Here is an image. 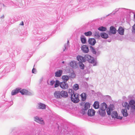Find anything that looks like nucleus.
Here are the masks:
<instances>
[{
  "mask_svg": "<svg viewBox=\"0 0 135 135\" xmlns=\"http://www.w3.org/2000/svg\"><path fill=\"white\" fill-rule=\"evenodd\" d=\"M81 98V100L83 101H84L85 100L86 98V94L84 93H82L80 95Z\"/></svg>",
  "mask_w": 135,
  "mask_h": 135,
  "instance_id": "6ab92c4d",
  "label": "nucleus"
},
{
  "mask_svg": "<svg viewBox=\"0 0 135 135\" xmlns=\"http://www.w3.org/2000/svg\"><path fill=\"white\" fill-rule=\"evenodd\" d=\"M61 92V97H68V95L67 92L65 91H62Z\"/></svg>",
  "mask_w": 135,
  "mask_h": 135,
  "instance_id": "f3484780",
  "label": "nucleus"
},
{
  "mask_svg": "<svg viewBox=\"0 0 135 135\" xmlns=\"http://www.w3.org/2000/svg\"><path fill=\"white\" fill-rule=\"evenodd\" d=\"M99 114L102 116H104L106 114L105 110L99 109Z\"/></svg>",
  "mask_w": 135,
  "mask_h": 135,
  "instance_id": "5701e85b",
  "label": "nucleus"
},
{
  "mask_svg": "<svg viewBox=\"0 0 135 135\" xmlns=\"http://www.w3.org/2000/svg\"><path fill=\"white\" fill-rule=\"evenodd\" d=\"M62 79L63 82H66L69 80V77L67 75H64L62 76Z\"/></svg>",
  "mask_w": 135,
  "mask_h": 135,
  "instance_id": "dca6fc26",
  "label": "nucleus"
},
{
  "mask_svg": "<svg viewBox=\"0 0 135 135\" xmlns=\"http://www.w3.org/2000/svg\"><path fill=\"white\" fill-rule=\"evenodd\" d=\"M46 108V105L42 103H40L38 104V108L41 109H45Z\"/></svg>",
  "mask_w": 135,
  "mask_h": 135,
  "instance_id": "a211bd4d",
  "label": "nucleus"
},
{
  "mask_svg": "<svg viewBox=\"0 0 135 135\" xmlns=\"http://www.w3.org/2000/svg\"><path fill=\"white\" fill-rule=\"evenodd\" d=\"M90 48L91 49V51L93 54H95L96 53V52L93 47L92 46H91Z\"/></svg>",
  "mask_w": 135,
  "mask_h": 135,
  "instance_id": "c9c22d12",
  "label": "nucleus"
},
{
  "mask_svg": "<svg viewBox=\"0 0 135 135\" xmlns=\"http://www.w3.org/2000/svg\"><path fill=\"white\" fill-rule=\"evenodd\" d=\"M123 106L128 109H129V104L126 102L124 103L123 104Z\"/></svg>",
  "mask_w": 135,
  "mask_h": 135,
  "instance_id": "c85d7f7f",
  "label": "nucleus"
},
{
  "mask_svg": "<svg viewBox=\"0 0 135 135\" xmlns=\"http://www.w3.org/2000/svg\"><path fill=\"white\" fill-rule=\"evenodd\" d=\"M21 90V88H17L14 90H13L11 92V95H14L17 94L20 90Z\"/></svg>",
  "mask_w": 135,
  "mask_h": 135,
  "instance_id": "6e6552de",
  "label": "nucleus"
},
{
  "mask_svg": "<svg viewBox=\"0 0 135 135\" xmlns=\"http://www.w3.org/2000/svg\"><path fill=\"white\" fill-rule=\"evenodd\" d=\"M93 105L95 109H98L99 107V103L98 102H95Z\"/></svg>",
  "mask_w": 135,
  "mask_h": 135,
  "instance_id": "a878e982",
  "label": "nucleus"
},
{
  "mask_svg": "<svg viewBox=\"0 0 135 135\" xmlns=\"http://www.w3.org/2000/svg\"><path fill=\"white\" fill-rule=\"evenodd\" d=\"M81 42L83 44H85L86 42V40L85 38H81Z\"/></svg>",
  "mask_w": 135,
  "mask_h": 135,
  "instance_id": "f704fd0d",
  "label": "nucleus"
},
{
  "mask_svg": "<svg viewBox=\"0 0 135 135\" xmlns=\"http://www.w3.org/2000/svg\"><path fill=\"white\" fill-rule=\"evenodd\" d=\"M60 86L63 89H67L68 87V84L66 83V82H62L60 84Z\"/></svg>",
  "mask_w": 135,
  "mask_h": 135,
  "instance_id": "7ed1b4c3",
  "label": "nucleus"
},
{
  "mask_svg": "<svg viewBox=\"0 0 135 135\" xmlns=\"http://www.w3.org/2000/svg\"><path fill=\"white\" fill-rule=\"evenodd\" d=\"M95 110L93 109L89 110L88 112V115L90 117H92L95 115Z\"/></svg>",
  "mask_w": 135,
  "mask_h": 135,
  "instance_id": "20e7f679",
  "label": "nucleus"
},
{
  "mask_svg": "<svg viewBox=\"0 0 135 135\" xmlns=\"http://www.w3.org/2000/svg\"><path fill=\"white\" fill-rule=\"evenodd\" d=\"M59 82L58 80H56V82L55 84V85L54 87L55 88L57 87L59 85Z\"/></svg>",
  "mask_w": 135,
  "mask_h": 135,
  "instance_id": "72a5a7b5",
  "label": "nucleus"
},
{
  "mask_svg": "<svg viewBox=\"0 0 135 135\" xmlns=\"http://www.w3.org/2000/svg\"><path fill=\"white\" fill-rule=\"evenodd\" d=\"M124 29L122 27H119L118 30L119 33L121 35H123L124 34Z\"/></svg>",
  "mask_w": 135,
  "mask_h": 135,
  "instance_id": "ddd939ff",
  "label": "nucleus"
},
{
  "mask_svg": "<svg viewBox=\"0 0 135 135\" xmlns=\"http://www.w3.org/2000/svg\"><path fill=\"white\" fill-rule=\"evenodd\" d=\"M122 112L123 116L126 117L128 116V114L126 109H122Z\"/></svg>",
  "mask_w": 135,
  "mask_h": 135,
  "instance_id": "393cba45",
  "label": "nucleus"
},
{
  "mask_svg": "<svg viewBox=\"0 0 135 135\" xmlns=\"http://www.w3.org/2000/svg\"><path fill=\"white\" fill-rule=\"evenodd\" d=\"M50 84L51 85H53L55 83V81L54 80H51L50 81Z\"/></svg>",
  "mask_w": 135,
  "mask_h": 135,
  "instance_id": "58836bf2",
  "label": "nucleus"
},
{
  "mask_svg": "<svg viewBox=\"0 0 135 135\" xmlns=\"http://www.w3.org/2000/svg\"><path fill=\"white\" fill-rule=\"evenodd\" d=\"M89 44L91 45H94L96 43L95 39L93 38H89L88 41Z\"/></svg>",
  "mask_w": 135,
  "mask_h": 135,
  "instance_id": "9b49d317",
  "label": "nucleus"
},
{
  "mask_svg": "<svg viewBox=\"0 0 135 135\" xmlns=\"http://www.w3.org/2000/svg\"><path fill=\"white\" fill-rule=\"evenodd\" d=\"M66 49V45H65L64 46V47L63 48V51H64L65 50V49Z\"/></svg>",
  "mask_w": 135,
  "mask_h": 135,
  "instance_id": "79ce46f5",
  "label": "nucleus"
},
{
  "mask_svg": "<svg viewBox=\"0 0 135 135\" xmlns=\"http://www.w3.org/2000/svg\"><path fill=\"white\" fill-rule=\"evenodd\" d=\"M23 25V21H22L20 25Z\"/></svg>",
  "mask_w": 135,
  "mask_h": 135,
  "instance_id": "37998d69",
  "label": "nucleus"
},
{
  "mask_svg": "<svg viewBox=\"0 0 135 135\" xmlns=\"http://www.w3.org/2000/svg\"><path fill=\"white\" fill-rule=\"evenodd\" d=\"M36 71V69L33 68L32 70V73H35Z\"/></svg>",
  "mask_w": 135,
  "mask_h": 135,
  "instance_id": "a19ab883",
  "label": "nucleus"
},
{
  "mask_svg": "<svg viewBox=\"0 0 135 135\" xmlns=\"http://www.w3.org/2000/svg\"><path fill=\"white\" fill-rule=\"evenodd\" d=\"M131 107L133 109H135V102L134 100H131L129 103Z\"/></svg>",
  "mask_w": 135,
  "mask_h": 135,
  "instance_id": "4468645a",
  "label": "nucleus"
},
{
  "mask_svg": "<svg viewBox=\"0 0 135 135\" xmlns=\"http://www.w3.org/2000/svg\"><path fill=\"white\" fill-rule=\"evenodd\" d=\"M118 115V113L114 111L112 113L111 116L113 118H116Z\"/></svg>",
  "mask_w": 135,
  "mask_h": 135,
  "instance_id": "bb28decb",
  "label": "nucleus"
},
{
  "mask_svg": "<svg viewBox=\"0 0 135 135\" xmlns=\"http://www.w3.org/2000/svg\"><path fill=\"white\" fill-rule=\"evenodd\" d=\"M70 66L73 68H76L78 67L77 63L75 61H71L70 63Z\"/></svg>",
  "mask_w": 135,
  "mask_h": 135,
  "instance_id": "0eeeda50",
  "label": "nucleus"
},
{
  "mask_svg": "<svg viewBox=\"0 0 135 135\" xmlns=\"http://www.w3.org/2000/svg\"><path fill=\"white\" fill-rule=\"evenodd\" d=\"M100 35L102 38L104 39H107L108 37V35L105 32L101 33Z\"/></svg>",
  "mask_w": 135,
  "mask_h": 135,
  "instance_id": "4be33fe9",
  "label": "nucleus"
},
{
  "mask_svg": "<svg viewBox=\"0 0 135 135\" xmlns=\"http://www.w3.org/2000/svg\"><path fill=\"white\" fill-rule=\"evenodd\" d=\"M84 62L86 60L88 61L89 62L93 63L94 62L95 60L93 58L88 54H86L84 56Z\"/></svg>",
  "mask_w": 135,
  "mask_h": 135,
  "instance_id": "f03ea898",
  "label": "nucleus"
},
{
  "mask_svg": "<svg viewBox=\"0 0 135 135\" xmlns=\"http://www.w3.org/2000/svg\"><path fill=\"white\" fill-rule=\"evenodd\" d=\"M71 99L72 101L75 103H77L79 101L78 94L73 93L71 94Z\"/></svg>",
  "mask_w": 135,
  "mask_h": 135,
  "instance_id": "f257e3e1",
  "label": "nucleus"
},
{
  "mask_svg": "<svg viewBox=\"0 0 135 135\" xmlns=\"http://www.w3.org/2000/svg\"><path fill=\"white\" fill-rule=\"evenodd\" d=\"M98 30L100 31H106L107 30V28L105 27L102 26L99 27L98 28Z\"/></svg>",
  "mask_w": 135,
  "mask_h": 135,
  "instance_id": "cd10ccee",
  "label": "nucleus"
},
{
  "mask_svg": "<svg viewBox=\"0 0 135 135\" xmlns=\"http://www.w3.org/2000/svg\"><path fill=\"white\" fill-rule=\"evenodd\" d=\"M107 107V105L105 103H103L101 104L100 110H105Z\"/></svg>",
  "mask_w": 135,
  "mask_h": 135,
  "instance_id": "412c9836",
  "label": "nucleus"
},
{
  "mask_svg": "<svg viewBox=\"0 0 135 135\" xmlns=\"http://www.w3.org/2000/svg\"><path fill=\"white\" fill-rule=\"evenodd\" d=\"M92 34V32L90 31H88L86 32H85L84 33V34L86 36H90Z\"/></svg>",
  "mask_w": 135,
  "mask_h": 135,
  "instance_id": "7c9ffc66",
  "label": "nucleus"
},
{
  "mask_svg": "<svg viewBox=\"0 0 135 135\" xmlns=\"http://www.w3.org/2000/svg\"><path fill=\"white\" fill-rule=\"evenodd\" d=\"M109 33V34L110 33L112 34H115L116 33V29L113 26H111L110 28Z\"/></svg>",
  "mask_w": 135,
  "mask_h": 135,
  "instance_id": "9d476101",
  "label": "nucleus"
},
{
  "mask_svg": "<svg viewBox=\"0 0 135 135\" xmlns=\"http://www.w3.org/2000/svg\"><path fill=\"white\" fill-rule=\"evenodd\" d=\"M62 63H64V61H63V62H62Z\"/></svg>",
  "mask_w": 135,
  "mask_h": 135,
  "instance_id": "a18cd8bd",
  "label": "nucleus"
},
{
  "mask_svg": "<svg viewBox=\"0 0 135 135\" xmlns=\"http://www.w3.org/2000/svg\"><path fill=\"white\" fill-rule=\"evenodd\" d=\"M90 104L88 103H85L84 106V110H86L90 108Z\"/></svg>",
  "mask_w": 135,
  "mask_h": 135,
  "instance_id": "b1692460",
  "label": "nucleus"
},
{
  "mask_svg": "<svg viewBox=\"0 0 135 135\" xmlns=\"http://www.w3.org/2000/svg\"><path fill=\"white\" fill-rule=\"evenodd\" d=\"M81 49L83 52L85 53H87L89 51L88 47L85 45H83L82 46Z\"/></svg>",
  "mask_w": 135,
  "mask_h": 135,
  "instance_id": "39448f33",
  "label": "nucleus"
},
{
  "mask_svg": "<svg viewBox=\"0 0 135 135\" xmlns=\"http://www.w3.org/2000/svg\"><path fill=\"white\" fill-rule=\"evenodd\" d=\"M134 17L135 18V14L134 15Z\"/></svg>",
  "mask_w": 135,
  "mask_h": 135,
  "instance_id": "49530a36",
  "label": "nucleus"
},
{
  "mask_svg": "<svg viewBox=\"0 0 135 135\" xmlns=\"http://www.w3.org/2000/svg\"><path fill=\"white\" fill-rule=\"evenodd\" d=\"M20 92L22 95H30L31 93L28 91L27 90L23 89L20 90Z\"/></svg>",
  "mask_w": 135,
  "mask_h": 135,
  "instance_id": "1a4fd4ad",
  "label": "nucleus"
},
{
  "mask_svg": "<svg viewBox=\"0 0 135 135\" xmlns=\"http://www.w3.org/2000/svg\"><path fill=\"white\" fill-rule=\"evenodd\" d=\"M94 36L96 38H98L100 37L99 33L96 32L94 33Z\"/></svg>",
  "mask_w": 135,
  "mask_h": 135,
  "instance_id": "2f4dec72",
  "label": "nucleus"
},
{
  "mask_svg": "<svg viewBox=\"0 0 135 135\" xmlns=\"http://www.w3.org/2000/svg\"><path fill=\"white\" fill-rule=\"evenodd\" d=\"M79 67L80 69H83L84 68V66L82 63H80L79 64Z\"/></svg>",
  "mask_w": 135,
  "mask_h": 135,
  "instance_id": "473e14b6",
  "label": "nucleus"
},
{
  "mask_svg": "<svg viewBox=\"0 0 135 135\" xmlns=\"http://www.w3.org/2000/svg\"><path fill=\"white\" fill-rule=\"evenodd\" d=\"M111 109L110 108H108L107 110V112L108 115H110V114Z\"/></svg>",
  "mask_w": 135,
  "mask_h": 135,
  "instance_id": "e433bc0d",
  "label": "nucleus"
},
{
  "mask_svg": "<svg viewBox=\"0 0 135 135\" xmlns=\"http://www.w3.org/2000/svg\"><path fill=\"white\" fill-rule=\"evenodd\" d=\"M70 91H71V92H72V90L71 89H70V90H69V92H70Z\"/></svg>",
  "mask_w": 135,
  "mask_h": 135,
  "instance_id": "c03bdc74",
  "label": "nucleus"
},
{
  "mask_svg": "<svg viewBox=\"0 0 135 135\" xmlns=\"http://www.w3.org/2000/svg\"><path fill=\"white\" fill-rule=\"evenodd\" d=\"M62 72V71L61 70L56 71L55 73V76L56 77H60L61 75Z\"/></svg>",
  "mask_w": 135,
  "mask_h": 135,
  "instance_id": "2eb2a0df",
  "label": "nucleus"
},
{
  "mask_svg": "<svg viewBox=\"0 0 135 135\" xmlns=\"http://www.w3.org/2000/svg\"><path fill=\"white\" fill-rule=\"evenodd\" d=\"M132 31L133 33H135V24L132 27Z\"/></svg>",
  "mask_w": 135,
  "mask_h": 135,
  "instance_id": "4c0bfd02",
  "label": "nucleus"
},
{
  "mask_svg": "<svg viewBox=\"0 0 135 135\" xmlns=\"http://www.w3.org/2000/svg\"><path fill=\"white\" fill-rule=\"evenodd\" d=\"M73 88L75 90H77L79 89L78 85L77 84H74L73 86Z\"/></svg>",
  "mask_w": 135,
  "mask_h": 135,
  "instance_id": "c756f323",
  "label": "nucleus"
},
{
  "mask_svg": "<svg viewBox=\"0 0 135 135\" xmlns=\"http://www.w3.org/2000/svg\"><path fill=\"white\" fill-rule=\"evenodd\" d=\"M117 119H122V117L120 116H118V115H117V117H116Z\"/></svg>",
  "mask_w": 135,
  "mask_h": 135,
  "instance_id": "ea45409f",
  "label": "nucleus"
},
{
  "mask_svg": "<svg viewBox=\"0 0 135 135\" xmlns=\"http://www.w3.org/2000/svg\"><path fill=\"white\" fill-rule=\"evenodd\" d=\"M77 60L80 62H84V57L81 56H78L77 57Z\"/></svg>",
  "mask_w": 135,
  "mask_h": 135,
  "instance_id": "aec40b11",
  "label": "nucleus"
},
{
  "mask_svg": "<svg viewBox=\"0 0 135 135\" xmlns=\"http://www.w3.org/2000/svg\"><path fill=\"white\" fill-rule=\"evenodd\" d=\"M61 92L59 91H56L54 93V95L55 97L57 98H60L61 97Z\"/></svg>",
  "mask_w": 135,
  "mask_h": 135,
  "instance_id": "f8f14e48",
  "label": "nucleus"
},
{
  "mask_svg": "<svg viewBox=\"0 0 135 135\" xmlns=\"http://www.w3.org/2000/svg\"><path fill=\"white\" fill-rule=\"evenodd\" d=\"M36 122L42 124H44V122L43 120L41 118H40L37 117H36L34 118Z\"/></svg>",
  "mask_w": 135,
  "mask_h": 135,
  "instance_id": "423d86ee",
  "label": "nucleus"
}]
</instances>
